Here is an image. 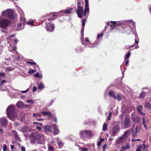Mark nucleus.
<instances>
[{
	"mask_svg": "<svg viewBox=\"0 0 151 151\" xmlns=\"http://www.w3.org/2000/svg\"><path fill=\"white\" fill-rule=\"evenodd\" d=\"M101 140H104V139L103 138H101L100 139L99 141L97 143V146L98 147H99L101 145Z\"/></svg>",
	"mask_w": 151,
	"mask_h": 151,
	"instance_id": "obj_39",
	"label": "nucleus"
},
{
	"mask_svg": "<svg viewBox=\"0 0 151 151\" xmlns=\"http://www.w3.org/2000/svg\"><path fill=\"white\" fill-rule=\"evenodd\" d=\"M29 107V105H27V104H26V105L24 104V107H23V108H27Z\"/></svg>",
	"mask_w": 151,
	"mask_h": 151,
	"instance_id": "obj_64",
	"label": "nucleus"
},
{
	"mask_svg": "<svg viewBox=\"0 0 151 151\" xmlns=\"http://www.w3.org/2000/svg\"><path fill=\"white\" fill-rule=\"evenodd\" d=\"M33 124H36V126H38L39 127V126H42L43 125L42 123H38L37 122H34L33 123Z\"/></svg>",
	"mask_w": 151,
	"mask_h": 151,
	"instance_id": "obj_37",
	"label": "nucleus"
},
{
	"mask_svg": "<svg viewBox=\"0 0 151 151\" xmlns=\"http://www.w3.org/2000/svg\"><path fill=\"white\" fill-rule=\"evenodd\" d=\"M77 7H79V6H82L83 3V0H77Z\"/></svg>",
	"mask_w": 151,
	"mask_h": 151,
	"instance_id": "obj_21",
	"label": "nucleus"
},
{
	"mask_svg": "<svg viewBox=\"0 0 151 151\" xmlns=\"http://www.w3.org/2000/svg\"><path fill=\"white\" fill-rule=\"evenodd\" d=\"M126 61L125 62V64L127 65H129V60H126Z\"/></svg>",
	"mask_w": 151,
	"mask_h": 151,
	"instance_id": "obj_59",
	"label": "nucleus"
},
{
	"mask_svg": "<svg viewBox=\"0 0 151 151\" xmlns=\"http://www.w3.org/2000/svg\"><path fill=\"white\" fill-rule=\"evenodd\" d=\"M124 126L126 128L130 127L131 126V120L130 118L126 117L124 121Z\"/></svg>",
	"mask_w": 151,
	"mask_h": 151,
	"instance_id": "obj_9",
	"label": "nucleus"
},
{
	"mask_svg": "<svg viewBox=\"0 0 151 151\" xmlns=\"http://www.w3.org/2000/svg\"><path fill=\"white\" fill-rule=\"evenodd\" d=\"M116 23L117 22L116 21H111L110 26L111 27V30L113 29L114 28V27H115L116 26Z\"/></svg>",
	"mask_w": 151,
	"mask_h": 151,
	"instance_id": "obj_20",
	"label": "nucleus"
},
{
	"mask_svg": "<svg viewBox=\"0 0 151 151\" xmlns=\"http://www.w3.org/2000/svg\"><path fill=\"white\" fill-rule=\"evenodd\" d=\"M51 127L53 130V134L54 135H57L59 133V130L58 129L57 126L55 124L51 125Z\"/></svg>",
	"mask_w": 151,
	"mask_h": 151,
	"instance_id": "obj_10",
	"label": "nucleus"
},
{
	"mask_svg": "<svg viewBox=\"0 0 151 151\" xmlns=\"http://www.w3.org/2000/svg\"><path fill=\"white\" fill-rule=\"evenodd\" d=\"M41 114L44 116L47 115L49 117H52L53 115L50 112L46 111H43L41 112Z\"/></svg>",
	"mask_w": 151,
	"mask_h": 151,
	"instance_id": "obj_17",
	"label": "nucleus"
},
{
	"mask_svg": "<svg viewBox=\"0 0 151 151\" xmlns=\"http://www.w3.org/2000/svg\"><path fill=\"white\" fill-rule=\"evenodd\" d=\"M83 11V6H79L78 7V9L76 10V12L78 17L82 18Z\"/></svg>",
	"mask_w": 151,
	"mask_h": 151,
	"instance_id": "obj_6",
	"label": "nucleus"
},
{
	"mask_svg": "<svg viewBox=\"0 0 151 151\" xmlns=\"http://www.w3.org/2000/svg\"><path fill=\"white\" fill-rule=\"evenodd\" d=\"M1 124L3 126L7 124V120L5 118H3L0 119Z\"/></svg>",
	"mask_w": 151,
	"mask_h": 151,
	"instance_id": "obj_16",
	"label": "nucleus"
},
{
	"mask_svg": "<svg viewBox=\"0 0 151 151\" xmlns=\"http://www.w3.org/2000/svg\"><path fill=\"white\" fill-rule=\"evenodd\" d=\"M51 125L50 126L45 125L44 126V131L46 132H52Z\"/></svg>",
	"mask_w": 151,
	"mask_h": 151,
	"instance_id": "obj_14",
	"label": "nucleus"
},
{
	"mask_svg": "<svg viewBox=\"0 0 151 151\" xmlns=\"http://www.w3.org/2000/svg\"><path fill=\"white\" fill-rule=\"evenodd\" d=\"M112 112H110L109 113V115L107 117V119L108 120H110L111 116H112Z\"/></svg>",
	"mask_w": 151,
	"mask_h": 151,
	"instance_id": "obj_43",
	"label": "nucleus"
},
{
	"mask_svg": "<svg viewBox=\"0 0 151 151\" xmlns=\"http://www.w3.org/2000/svg\"><path fill=\"white\" fill-rule=\"evenodd\" d=\"M119 139H120L121 141L123 142V140L124 139V138L123 137H120L119 138Z\"/></svg>",
	"mask_w": 151,
	"mask_h": 151,
	"instance_id": "obj_63",
	"label": "nucleus"
},
{
	"mask_svg": "<svg viewBox=\"0 0 151 151\" xmlns=\"http://www.w3.org/2000/svg\"><path fill=\"white\" fill-rule=\"evenodd\" d=\"M21 149L22 151H25V149L24 147L22 146Z\"/></svg>",
	"mask_w": 151,
	"mask_h": 151,
	"instance_id": "obj_57",
	"label": "nucleus"
},
{
	"mask_svg": "<svg viewBox=\"0 0 151 151\" xmlns=\"http://www.w3.org/2000/svg\"><path fill=\"white\" fill-rule=\"evenodd\" d=\"M16 106L18 108H23L24 107V104L23 102L19 101L17 103Z\"/></svg>",
	"mask_w": 151,
	"mask_h": 151,
	"instance_id": "obj_18",
	"label": "nucleus"
},
{
	"mask_svg": "<svg viewBox=\"0 0 151 151\" xmlns=\"http://www.w3.org/2000/svg\"><path fill=\"white\" fill-rule=\"evenodd\" d=\"M116 142L117 144H119L122 142H123L122 141H121L120 139H118L116 140Z\"/></svg>",
	"mask_w": 151,
	"mask_h": 151,
	"instance_id": "obj_50",
	"label": "nucleus"
},
{
	"mask_svg": "<svg viewBox=\"0 0 151 151\" xmlns=\"http://www.w3.org/2000/svg\"><path fill=\"white\" fill-rule=\"evenodd\" d=\"M140 131L139 128L138 127H136L135 130L132 131V135L133 137L135 138V137H136L138 133Z\"/></svg>",
	"mask_w": 151,
	"mask_h": 151,
	"instance_id": "obj_13",
	"label": "nucleus"
},
{
	"mask_svg": "<svg viewBox=\"0 0 151 151\" xmlns=\"http://www.w3.org/2000/svg\"><path fill=\"white\" fill-rule=\"evenodd\" d=\"M37 89V88L36 86L33 87L32 89V91L35 92V91Z\"/></svg>",
	"mask_w": 151,
	"mask_h": 151,
	"instance_id": "obj_54",
	"label": "nucleus"
},
{
	"mask_svg": "<svg viewBox=\"0 0 151 151\" xmlns=\"http://www.w3.org/2000/svg\"><path fill=\"white\" fill-rule=\"evenodd\" d=\"M117 99L118 101H120L122 100V97L120 95L118 94L117 95Z\"/></svg>",
	"mask_w": 151,
	"mask_h": 151,
	"instance_id": "obj_46",
	"label": "nucleus"
},
{
	"mask_svg": "<svg viewBox=\"0 0 151 151\" xmlns=\"http://www.w3.org/2000/svg\"><path fill=\"white\" fill-rule=\"evenodd\" d=\"M86 19H82V27L83 28H84L85 24V21L86 20Z\"/></svg>",
	"mask_w": 151,
	"mask_h": 151,
	"instance_id": "obj_36",
	"label": "nucleus"
},
{
	"mask_svg": "<svg viewBox=\"0 0 151 151\" xmlns=\"http://www.w3.org/2000/svg\"><path fill=\"white\" fill-rule=\"evenodd\" d=\"M139 40L138 39H135V43L136 44H137L139 42Z\"/></svg>",
	"mask_w": 151,
	"mask_h": 151,
	"instance_id": "obj_61",
	"label": "nucleus"
},
{
	"mask_svg": "<svg viewBox=\"0 0 151 151\" xmlns=\"http://www.w3.org/2000/svg\"><path fill=\"white\" fill-rule=\"evenodd\" d=\"M109 96L113 97L115 99H116V97L114 94V92L112 91H110L109 93Z\"/></svg>",
	"mask_w": 151,
	"mask_h": 151,
	"instance_id": "obj_23",
	"label": "nucleus"
},
{
	"mask_svg": "<svg viewBox=\"0 0 151 151\" xmlns=\"http://www.w3.org/2000/svg\"><path fill=\"white\" fill-rule=\"evenodd\" d=\"M11 22L6 19H0V27L2 28L5 29L7 27L11 24Z\"/></svg>",
	"mask_w": 151,
	"mask_h": 151,
	"instance_id": "obj_5",
	"label": "nucleus"
},
{
	"mask_svg": "<svg viewBox=\"0 0 151 151\" xmlns=\"http://www.w3.org/2000/svg\"><path fill=\"white\" fill-rule=\"evenodd\" d=\"M85 8L83 11V15L86 16V14L89 12V8L88 6V0H85Z\"/></svg>",
	"mask_w": 151,
	"mask_h": 151,
	"instance_id": "obj_7",
	"label": "nucleus"
},
{
	"mask_svg": "<svg viewBox=\"0 0 151 151\" xmlns=\"http://www.w3.org/2000/svg\"><path fill=\"white\" fill-rule=\"evenodd\" d=\"M142 123L143 124H146L145 120L144 118H142Z\"/></svg>",
	"mask_w": 151,
	"mask_h": 151,
	"instance_id": "obj_60",
	"label": "nucleus"
},
{
	"mask_svg": "<svg viewBox=\"0 0 151 151\" xmlns=\"http://www.w3.org/2000/svg\"><path fill=\"white\" fill-rule=\"evenodd\" d=\"M7 116L11 119H14L17 116L16 109L14 105H11L7 107L6 110Z\"/></svg>",
	"mask_w": 151,
	"mask_h": 151,
	"instance_id": "obj_1",
	"label": "nucleus"
},
{
	"mask_svg": "<svg viewBox=\"0 0 151 151\" xmlns=\"http://www.w3.org/2000/svg\"><path fill=\"white\" fill-rule=\"evenodd\" d=\"M107 124L106 123H104L103 125L102 130L105 131L107 129Z\"/></svg>",
	"mask_w": 151,
	"mask_h": 151,
	"instance_id": "obj_34",
	"label": "nucleus"
},
{
	"mask_svg": "<svg viewBox=\"0 0 151 151\" xmlns=\"http://www.w3.org/2000/svg\"><path fill=\"white\" fill-rule=\"evenodd\" d=\"M91 131L89 130H86L81 131L79 133L80 137L81 139H85L87 138L88 139L91 138L93 135Z\"/></svg>",
	"mask_w": 151,
	"mask_h": 151,
	"instance_id": "obj_3",
	"label": "nucleus"
},
{
	"mask_svg": "<svg viewBox=\"0 0 151 151\" xmlns=\"http://www.w3.org/2000/svg\"><path fill=\"white\" fill-rule=\"evenodd\" d=\"M142 106H139L138 107H137V109L138 111L139 112L142 111Z\"/></svg>",
	"mask_w": 151,
	"mask_h": 151,
	"instance_id": "obj_38",
	"label": "nucleus"
},
{
	"mask_svg": "<svg viewBox=\"0 0 151 151\" xmlns=\"http://www.w3.org/2000/svg\"><path fill=\"white\" fill-rule=\"evenodd\" d=\"M2 15L3 17H7L11 19H13L14 17L13 11L9 9L3 12L2 13Z\"/></svg>",
	"mask_w": 151,
	"mask_h": 151,
	"instance_id": "obj_4",
	"label": "nucleus"
},
{
	"mask_svg": "<svg viewBox=\"0 0 151 151\" xmlns=\"http://www.w3.org/2000/svg\"><path fill=\"white\" fill-rule=\"evenodd\" d=\"M119 129V127L117 125H115L113 127L111 130L113 136H115L116 134L118 132Z\"/></svg>",
	"mask_w": 151,
	"mask_h": 151,
	"instance_id": "obj_11",
	"label": "nucleus"
},
{
	"mask_svg": "<svg viewBox=\"0 0 151 151\" xmlns=\"http://www.w3.org/2000/svg\"><path fill=\"white\" fill-rule=\"evenodd\" d=\"M139 113L142 115V116H144L145 115V114L141 111L139 112Z\"/></svg>",
	"mask_w": 151,
	"mask_h": 151,
	"instance_id": "obj_62",
	"label": "nucleus"
},
{
	"mask_svg": "<svg viewBox=\"0 0 151 151\" xmlns=\"http://www.w3.org/2000/svg\"><path fill=\"white\" fill-rule=\"evenodd\" d=\"M145 106L146 107H147L149 108H151V105L150 103H147L146 104Z\"/></svg>",
	"mask_w": 151,
	"mask_h": 151,
	"instance_id": "obj_48",
	"label": "nucleus"
},
{
	"mask_svg": "<svg viewBox=\"0 0 151 151\" xmlns=\"http://www.w3.org/2000/svg\"><path fill=\"white\" fill-rule=\"evenodd\" d=\"M124 24L123 23H119L117 24H116V26H119V31L122 32V30H124L125 29V27L123 26H124Z\"/></svg>",
	"mask_w": 151,
	"mask_h": 151,
	"instance_id": "obj_12",
	"label": "nucleus"
},
{
	"mask_svg": "<svg viewBox=\"0 0 151 151\" xmlns=\"http://www.w3.org/2000/svg\"><path fill=\"white\" fill-rule=\"evenodd\" d=\"M27 102L28 103H29V104H33L34 103V102L32 100H31V99H29V100H28L27 101Z\"/></svg>",
	"mask_w": 151,
	"mask_h": 151,
	"instance_id": "obj_45",
	"label": "nucleus"
},
{
	"mask_svg": "<svg viewBox=\"0 0 151 151\" xmlns=\"http://www.w3.org/2000/svg\"><path fill=\"white\" fill-rule=\"evenodd\" d=\"M11 133L14 136L15 135L17 134V132L15 130H12L11 131Z\"/></svg>",
	"mask_w": 151,
	"mask_h": 151,
	"instance_id": "obj_41",
	"label": "nucleus"
},
{
	"mask_svg": "<svg viewBox=\"0 0 151 151\" xmlns=\"http://www.w3.org/2000/svg\"><path fill=\"white\" fill-rule=\"evenodd\" d=\"M36 127L37 129L39 131H41L42 129V128L38 126H36Z\"/></svg>",
	"mask_w": 151,
	"mask_h": 151,
	"instance_id": "obj_56",
	"label": "nucleus"
},
{
	"mask_svg": "<svg viewBox=\"0 0 151 151\" xmlns=\"http://www.w3.org/2000/svg\"><path fill=\"white\" fill-rule=\"evenodd\" d=\"M41 115L40 113H34L33 114V116L37 118L38 116H41Z\"/></svg>",
	"mask_w": 151,
	"mask_h": 151,
	"instance_id": "obj_35",
	"label": "nucleus"
},
{
	"mask_svg": "<svg viewBox=\"0 0 151 151\" xmlns=\"http://www.w3.org/2000/svg\"><path fill=\"white\" fill-rule=\"evenodd\" d=\"M34 76L35 77L37 78H38L40 77V75L39 73L38 72L35 73L34 75Z\"/></svg>",
	"mask_w": 151,
	"mask_h": 151,
	"instance_id": "obj_47",
	"label": "nucleus"
},
{
	"mask_svg": "<svg viewBox=\"0 0 151 151\" xmlns=\"http://www.w3.org/2000/svg\"><path fill=\"white\" fill-rule=\"evenodd\" d=\"M131 55V53L130 52H128L127 54L126 55V56L124 57L125 60H126L130 57Z\"/></svg>",
	"mask_w": 151,
	"mask_h": 151,
	"instance_id": "obj_32",
	"label": "nucleus"
},
{
	"mask_svg": "<svg viewBox=\"0 0 151 151\" xmlns=\"http://www.w3.org/2000/svg\"><path fill=\"white\" fill-rule=\"evenodd\" d=\"M42 135V134L38 132L33 133L29 135V138L32 143H34L37 141H40Z\"/></svg>",
	"mask_w": 151,
	"mask_h": 151,
	"instance_id": "obj_2",
	"label": "nucleus"
},
{
	"mask_svg": "<svg viewBox=\"0 0 151 151\" xmlns=\"http://www.w3.org/2000/svg\"><path fill=\"white\" fill-rule=\"evenodd\" d=\"M6 82V81L4 80H3L1 83L0 84V86H1L3 85V83Z\"/></svg>",
	"mask_w": 151,
	"mask_h": 151,
	"instance_id": "obj_55",
	"label": "nucleus"
},
{
	"mask_svg": "<svg viewBox=\"0 0 151 151\" xmlns=\"http://www.w3.org/2000/svg\"><path fill=\"white\" fill-rule=\"evenodd\" d=\"M38 88V89L42 90L44 88V85L42 83H39L37 85Z\"/></svg>",
	"mask_w": 151,
	"mask_h": 151,
	"instance_id": "obj_24",
	"label": "nucleus"
},
{
	"mask_svg": "<svg viewBox=\"0 0 151 151\" xmlns=\"http://www.w3.org/2000/svg\"><path fill=\"white\" fill-rule=\"evenodd\" d=\"M26 63L30 64L31 65H35L36 66H37V67H38V65L37 64V63L35 62H30V61H27Z\"/></svg>",
	"mask_w": 151,
	"mask_h": 151,
	"instance_id": "obj_27",
	"label": "nucleus"
},
{
	"mask_svg": "<svg viewBox=\"0 0 151 151\" xmlns=\"http://www.w3.org/2000/svg\"><path fill=\"white\" fill-rule=\"evenodd\" d=\"M134 116L132 117V119L133 121L134 122H139V118L135 116L134 117Z\"/></svg>",
	"mask_w": 151,
	"mask_h": 151,
	"instance_id": "obj_26",
	"label": "nucleus"
},
{
	"mask_svg": "<svg viewBox=\"0 0 151 151\" xmlns=\"http://www.w3.org/2000/svg\"><path fill=\"white\" fill-rule=\"evenodd\" d=\"M85 41L87 43V44H90L91 43L90 41L88 39L87 37L85 38Z\"/></svg>",
	"mask_w": 151,
	"mask_h": 151,
	"instance_id": "obj_42",
	"label": "nucleus"
},
{
	"mask_svg": "<svg viewBox=\"0 0 151 151\" xmlns=\"http://www.w3.org/2000/svg\"><path fill=\"white\" fill-rule=\"evenodd\" d=\"M73 9L72 8L67 9L65 10H62L61 12H62L63 13L70 14L71 13V11L73 10Z\"/></svg>",
	"mask_w": 151,
	"mask_h": 151,
	"instance_id": "obj_19",
	"label": "nucleus"
},
{
	"mask_svg": "<svg viewBox=\"0 0 151 151\" xmlns=\"http://www.w3.org/2000/svg\"><path fill=\"white\" fill-rule=\"evenodd\" d=\"M37 70H33L32 69H30L29 70L28 72V73L29 74H33Z\"/></svg>",
	"mask_w": 151,
	"mask_h": 151,
	"instance_id": "obj_30",
	"label": "nucleus"
},
{
	"mask_svg": "<svg viewBox=\"0 0 151 151\" xmlns=\"http://www.w3.org/2000/svg\"><path fill=\"white\" fill-rule=\"evenodd\" d=\"M3 151H7V147L6 144H4L3 145Z\"/></svg>",
	"mask_w": 151,
	"mask_h": 151,
	"instance_id": "obj_40",
	"label": "nucleus"
},
{
	"mask_svg": "<svg viewBox=\"0 0 151 151\" xmlns=\"http://www.w3.org/2000/svg\"><path fill=\"white\" fill-rule=\"evenodd\" d=\"M45 27L47 31L50 32L53 31L55 28L54 25L50 23H48L46 25Z\"/></svg>",
	"mask_w": 151,
	"mask_h": 151,
	"instance_id": "obj_8",
	"label": "nucleus"
},
{
	"mask_svg": "<svg viewBox=\"0 0 151 151\" xmlns=\"http://www.w3.org/2000/svg\"><path fill=\"white\" fill-rule=\"evenodd\" d=\"M57 144L59 148H61L63 146V143L59 140L58 138H57Z\"/></svg>",
	"mask_w": 151,
	"mask_h": 151,
	"instance_id": "obj_22",
	"label": "nucleus"
},
{
	"mask_svg": "<svg viewBox=\"0 0 151 151\" xmlns=\"http://www.w3.org/2000/svg\"><path fill=\"white\" fill-rule=\"evenodd\" d=\"M133 129L132 128H131L130 130H127L126 131H125L124 134V135L125 136H127L129 134L130 131L132 130Z\"/></svg>",
	"mask_w": 151,
	"mask_h": 151,
	"instance_id": "obj_33",
	"label": "nucleus"
},
{
	"mask_svg": "<svg viewBox=\"0 0 151 151\" xmlns=\"http://www.w3.org/2000/svg\"><path fill=\"white\" fill-rule=\"evenodd\" d=\"M84 31V28L82 27V29L81 30V33L82 36H83V32Z\"/></svg>",
	"mask_w": 151,
	"mask_h": 151,
	"instance_id": "obj_49",
	"label": "nucleus"
},
{
	"mask_svg": "<svg viewBox=\"0 0 151 151\" xmlns=\"http://www.w3.org/2000/svg\"><path fill=\"white\" fill-rule=\"evenodd\" d=\"M146 96V92L142 91L140 94L139 97L140 98H143Z\"/></svg>",
	"mask_w": 151,
	"mask_h": 151,
	"instance_id": "obj_29",
	"label": "nucleus"
},
{
	"mask_svg": "<svg viewBox=\"0 0 151 151\" xmlns=\"http://www.w3.org/2000/svg\"><path fill=\"white\" fill-rule=\"evenodd\" d=\"M48 149L50 151H54L53 147L51 145H49L48 146Z\"/></svg>",
	"mask_w": 151,
	"mask_h": 151,
	"instance_id": "obj_44",
	"label": "nucleus"
},
{
	"mask_svg": "<svg viewBox=\"0 0 151 151\" xmlns=\"http://www.w3.org/2000/svg\"><path fill=\"white\" fill-rule=\"evenodd\" d=\"M20 131L23 133L28 132L29 131V128L27 126L22 127L20 129Z\"/></svg>",
	"mask_w": 151,
	"mask_h": 151,
	"instance_id": "obj_15",
	"label": "nucleus"
},
{
	"mask_svg": "<svg viewBox=\"0 0 151 151\" xmlns=\"http://www.w3.org/2000/svg\"><path fill=\"white\" fill-rule=\"evenodd\" d=\"M103 34L102 33L98 34L97 36V38H99L103 36Z\"/></svg>",
	"mask_w": 151,
	"mask_h": 151,
	"instance_id": "obj_52",
	"label": "nucleus"
},
{
	"mask_svg": "<svg viewBox=\"0 0 151 151\" xmlns=\"http://www.w3.org/2000/svg\"><path fill=\"white\" fill-rule=\"evenodd\" d=\"M5 76L4 73H0V76L3 77Z\"/></svg>",
	"mask_w": 151,
	"mask_h": 151,
	"instance_id": "obj_58",
	"label": "nucleus"
},
{
	"mask_svg": "<svg viewBox=\"0 0 151 151\" xmlns=\"http://www.w3.org/2000/svg\"><path fill=\"white\" fill-rule=\"evenodd\" d=\"M14 138L15 140H17L19 142H20L21 140L20 138L19 137L18 134L14 136Z\"/></svg>",
	"mask_w": 151,
	"mask_h": 151,
	"instance_id": "obj_31",
	"label": "nucleus"
},
{
	"mask_svg": "<svg viewBox=\"0 0 151 151\" xmlns=\"http://www.w3.org/2000/svg\"><path fill=\"white\" fill-rule=\"evenodd\" d=\"M34 22L33 21H31L30 22H28L27 23V24L28 25H32L33 24Z\"/></svg>",
	"mask_w": 151,
	"mask_h": 151,
	"instance_id": "obj_53",
	"label": "nucleus"
},
{
	"mask_svg": "<svg viewBox=\"0 0 151 151\" xmlns=\"http://www.w3.org/2000/svg\"><path fill=\"white\" fill-rule=\"evenodd\" d=\"M130 148V147L128 143H127L125 146H123L122 147V149L123 150H127Z\"/></svg>",
	"mask_w": 151,
	"mask_h": 151,
	"instance_id": "obj_28",
	"label": "nucleus"
},
{
	"mask_svg": "<svg viewBox=\"0 0 151 151\" xmlns=\"http://www.w3.org/2000/svg\"><path fill=\"white\" fill-rule=\"evenodd\" d=\"M88 149L86 148H83L81 150V151H88Z\"/></svg>",
	"mask_w": 151,
	"mask_h": 151,
	"instance_id": "obj_51",
	"label": "nucleus"
},
{
	"mask_svg": "<svg viewBox=\"0 0 151 151\" xmlns=\"http://www.w3.org/2000/svg\"><path fill=\"white\" fill-rule=\"evenodd\" d=\"M50 18L47 19V20H48V21H50L52 20H54L55 19V18L54 17L56 15L55 14H50Z\"/></svg>",
	"mask_w": 151,
	"mask_h": 151,
	"instance_id": "obj_25",
	"label": "nucleus"
}]
</instances>
